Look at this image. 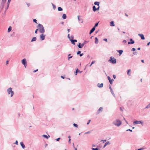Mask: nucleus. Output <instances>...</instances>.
Segmentation results:
<instances>
[{
  "mask_svg": "<svg viewBox=\"0 0 150 150\" xmlns=\"http://www.w3.org/2000/svg\"><path fill=\"white\" fill-rule=\"evenodd\" d=\"M112 123L116 126L119 127L122 124V122L120 120L117 119L112 122Z\"/></svg>",
  "mask_w": 150,
  "mask_h": 150,
  "instance_id": "f257e3e1",
  "label": "nucleus"
},
{
  "mask_svg": "<svg viewBox=\"0 0 150 150\" xmlns=\"http://www.w3.org/2000/svg\"><path fill=\"white\" fill-rule=\"evenodd\" d=\"M37 27L38 28V29L40 33H45V30L42 24L39 23Z\"/></svg>",
  "mask_w": 150,
  "mask_h": 150,
  "instance_id": "f03ea898",
  "label": "nucleus"
},
{
  "mask_svg": "<svg viewBox=\"0 0 150 150\" xmlns=\"http://www.w3.org/2000/svg\"><path fill=\"white\" fill-rule=\"evenodd\" d=\"M7 91L8 95L10 94V96L11 97H12L14 94V92L12 91V89L11 87L8 88L7 90Z\"/></svg>",
  "mask_w": 150,
  "mask_h": 150,
  "instance_id": "7ed1b4c3",
  "label": "nucleus"
},
{
  "mask_svg": "<svg viewBox=\"0 0 150 150\" xmlns=\"http://www.w3.org/2000/svg\"><path fill=\"white\" fill-rule=\"evenodd\" d=\"M109 62H110L114 64H115L116 62V59L114 57H111L110 59L108 60Z\"/></svg>",
  "mask_w": 150,
  "mask_h": 150,
  "instance_id": "20e7f679",
  "label": "nucleus"
},
{
  "mask_svg": "<svg viewBox=\"0 0 150 150\" xmlns=\"http://www.w3.org/2000/svg\"><path fill=\"white\" fill-rule=\"evenodd\" d=\"M88 42L87 41H85L82 44H81L80 43H79L77 45L78 47L80 48H81L83 46L86 44Z\"/></svg>",
  "mask_w": 150,
  "mask_h": 150,
  "instance_id": "39448f33",
  "label": "nucleus"
},
{
  "mask_svg": "<svg viewBox=\"0 0 150 150\" xmlns=\"http://www.w3.org/2000/svg\"><path fill=\"white\" fill-rule=\"evenodd\" d=\"M133 123L134 125H137V124H142L143 123V122H142V121H141L136 120V121H134Z\"/></svg>",
  "mask_w": 150,
  "mask_h": 150,
  "instance_id": "423d86ee",
  "label": "nucleus"
},
{
  "mask_svg": "<svg viewBox=\"0 0 150 150\" xmlns=\"http://www.w3.org/2000/svg\"><path fill=\"white\" fill-rule=\"evenodd\" d=\"M5 1H4V0H2L1 5L0 7V8L1 10H2L4 8V4L5 3Z\"/></svg>",
  "mask_w": 150,
  "mask_h": 150,
  "instance_id": "0eeeda50",
  "label": "nucleus"
},
{
  "mask_svg": "<svg viewBox=\"0 0 150 150\" xmlns=\"http://www.w3.org/2000/svg\"><path fill=\"white\" fill-rule=\"evenodd\" d=\"M45 35H44L43 33H42L40 35V39L42 40H43L45 39Z\"/></svg>",
  "mask_w": 150,
  "mask_h": 150,
  "instance_id": "6e6552de",
  "label": "nucleus"
},
{
  "mask_svg": "<svg viewBox=\"0 0 150 150\" xmlns=\"http://www.w3.org/2000/svg\"><path fill=\"white\" fill-rule=\"evenodd\" d=\"M108 79L109 80L110 84L112 85V82L114 81V79H111L109 76H108Z\"/></svg>",
  "mask_w": 150,
  "mask_h": 150,
  "instance_id": "1a4fd4ad",
  "label": "nucleus"
},
{
  "mask_svg": "<svg viewBox=\"0 0 150 150\" xmlns=\"http://www.w3.org/2000/svg\"><path fill=\"white\" fill-rule=\"evenodd\" d=\"M103 108L102 107H100L99 109L98 110L97 112V114H98L100 112H101L103 111Z\"/></svg>",
  "mask_w": 150,
  "mask_h": 150,
  "instance_id": "9d476101",
  "label": "nucleus"
},
{
  "mask_svg": "<svg viewBox=\"0 0 150 150\" xmlns=\"http://www.w3.org/2000/svg\"><path fill=\"white\" fill-rule=\"evenodd\" d=\"M22 63L23 65H25L27 64L26 59L24 58L21 60Z\"/></svg>",
  "mask_w": 150,
  "mask_h": 150,
  "instance_id": "9b49d317",
  "label": "nucleus"
},
{
  "mask_svg": "<svg viewBox=\"0 0 150 150\" xmlns=\"http://www.w3.org/2000/svg\"><path fill=\"white\" fill-rule=\"evenodd\" d=\"M138 35L140 37L142 40H144L145 39V37L143 34H139Z\"/></svg>",
  "mask_w": 150,
  "mask_h": 150,
  "instance_id": "f8f14e48",
  "label": "nucleus"
},
{
  "mask_svg": "<svg viewBox=\"0 0 150 150\" xmlns=\"http://www.w3.org/2000/svg\"><path fill=\"white\" fill-rule=\"evenodd\" d=\"M129 41L130 42H128V44H133L134 43V41L132 39H130Z\"/></svg>",
  "mask_w": 150,
  "mask_h": 150,
  "instance_id": "ddd939ff",
  "label": "nucleus"
},
{
  "mask_svg": "<svg viewBox=\"0 0 150 150\" xmlns=\"http://www.w3.org/2000/svg\"><path fill=\"white\" fill-rule=\"evenodd\" d=\"M95 28L94 27H93L90 30V32H89V34H91L92 33H93L95 30Z\"/></svg>",
  "mask_w": 150,
  "mask_h": 150,
  "instance_id": "4468645a",
  "label": "nucleus"
},
{
  "mask_svg": "<svg viewBox=\"0 0 150 150\" xmlns=\"http://www.w3.org/2000/svg\"><path fill=\"white\" fill-rule=\"evenodd\" d=\"M82 72V71H79L78 69H76V72H75V75H77V73H81Z\"/></svg>",
  "mask_w": 150,
  "mask_h": 150,
  "instance_id": "2eb2a0df",
  "label": "nucleus"
},
{
  "mask_svg": "<svg viewBox=\"0 0 150 150\" xmlns=\"http://www.w3.org/2000/svg\"><path fill=\"white\" fill-rule=\"evenodd\" d=\"M20 144L22 147V148L23 149H24L25 147V146L23 142H21L20 143Z\"/></svg>",
  "mask_w": 150,
  "mask_h": 150,
  "instance_id": "dca6fc26",
  "label": "nucleus"
},
{
  "mask_svg": "<svg viewBox=\"0 0 150 150\" xmlns=\"http://www.w3.org/2000/svg\"><path fill=\"white\" fill-rule=\"evenodd\" d=\"M97 86L99 88H102L103 86V84L102 83L101 84L98 83L97 84Z\"/></svg>",
  "mask_w": 150,
  "mask_h": 150,
  "instance_id": "f3484780",
  "label": "nucleus"
},
{
  "mask_svg": "<svg viewBox=\"0 0 150 150\" xmlns=\"http://www.w3.org/2000/svg\"><path fill=\"white\" fill-rule=\"evenodd\" d=\"M110 25L111 26H114L115 25L114 23V22L113 21H112L110 22Z\"/></svg>",
  "mask_w": 150,
  "mask_h": 150,
  "instance_id": "a211bd4d",
  "label": "nucleus"
},
{
  "mask_svg": "<svg viewBox=\"0 0 150 150\" xmlns=\"http://www.w3.org/2000/svg\"><path fill=\"white\" fill-rule=\"evenodd\" d=\"M78 19L79 21H81V23H83V20L82 18H79V16H78Z\"/></svg>",
  "mask_w": 150,
  "mask_h": 150,
  "instance_id": "6ab92c4d",
  "label": "nucleus"
},
{
  "mask_svg": "<svg viewBox=\"0 0 150 150\" xmlns=\"http://www.w3.org/2000/svg\"><path fill=\"white\" fill-rule=\"evenodd\" d=\"M117 51L119 52L120 55H121L123 52V51L122 50H117Z\"/></svg>",
  "mask_w": 150,
  "mask_h": 150,
  "instance_id": "aec40b11",
  "label": "nucleus"
},
{
  "mask_svg": "<svg viewBox=\"0 0 150 150\" xmlns=\"http://www.w3.org/2000/svg\"><path fill=\"white\" fill-rule=\"evenodd\" d=\"M110 143L108 141L103 146V148H105L107 145L110 144Z\"/></svg>",
  "mask_w": 150,
  "mask_h": 150,
  "instance_id": "412c9836",
  "label": "nucleus"
},
{
  "mask_svg": "<svg viewBox=\"0 0 150 150\" xmlns=\"http://www.w3.org/2000/svg\"><path fill=\"white\" fill-rule=\"evenodd\" d=\"M95 43L96 44H97L98 43V39L97 37L95 38Z\"/></svg>",
  "mask_w": 150,
  "mask_h": 150,
  "instance_id": "4be33fe9",
  "label": "nucleus"
},
{
  "mask_svg": "<svg viewBox=\"0 0 150 150\" xmlns=\"http://www.w3.org/2000/svg\"><path fill=\"white\" fill-rule=\"evenodd\" d=\"M93 10L94 12L96 11L97 10V8H96L95 6H93Z\"/></svg>",
  "mask_w": 150,
  "mask_h": 150,
  "instance_id": "5701e85b",
  "label": "nucleus"
},
{
  "mask_svg": "<svg viewBox=\"0 0 150 150\" xmlns=\"http://www.w3.org/2000/svg\"><path fill=\"white\" fill-rule=\"evenodd\" d=\"M36 37H34L31 40V42H33L36 41Z\"/></svg>",
  "mask_w": 150,
  "mask_h": 150,
  "instance_id": "b1692460",
  "label": "nucleus"
},
{
  "mask_svg": "<svg viewBox=\"0 0 150 150\" xmlns=\"http://www.w3.org/2000/svg\"><path fill=\"white\" fill-rule=\"evenodd\" d=\"M62 17L63 19H66L67 18V16L66 14H63L62 15Z\"/></svg>",
  "mask_w": 150,
  "mask_h": 150,
  "instance_id": "393cba45",
  "label": "nucleus"
},
{
  "mask_svg": "<svg viewBox=\"0 0 150 150\" xmlns=\"http://www.w3.org/2000/svg\"><path fill=\"white\" fill-rule=\"evenodd\" d=\"M110 92L114 97H115V96L112 89H111Z\"/></svg>",
  "mask_w": 150,
  "mask_h": 150,
  "instance_id": "a878e982",
  "label": "nucleus"
},
{
  "mask_svg": "<svg viewBox=\"0 0 150 150\" xmlns=\"http://www.w3.org/2000/svg\"><path fill=\"white\" fill-rule=\"evenodd\" d=\"M94 4L95 5H97L99 6L100 4V2L98 1H96L94 2Z\"/></svg>",
  "mask_w": 150,
  "mask_h": 150,
  "instance_id": "bb28decb",
  "label": "nucleus"
},
{
  "mask_svg": "<svg viewBox=\"0 0 150 150\" xmlns=\"http://www.w3.org/2000/svg\"><path fill=\"white\" fill-rule=\"evenodd\" d=\"M42 137L46 139H48L49 137H50V136L49 135H48V136H47L46 135L44 134L42 135Z\"/></svg>",
  "mask_w": 150,
  "mask_h": 150,
  "instance_id": "cd10ccee",
  "label": "nucleus"
},
{
  "mask_svg": "<svg viewBox=\"0 0 150 150\" xmlns=\"http://www.w3.org/2000/svg\"><path fill=\"white\" fill-rule=\"evenodd\" d=\"M12 30V28L10 26L8 28V33H9L11 30Z\"/></svg>",
  "mask_w": 150,
  "mask_h": 150,
  "instance_id": "c85d7f7f",
  "label": "nucleus"
},
{
  "mask_svg": "<svg viewBox=\"0 0 150 150\" xmlns=\"http://www.w3.org/2000/svg\"><path fill=\"white\" fill-rule=\"evenodd\" d=\"M70 40L71 41V43L73 45H75V43L74 41V40L72 39H70Z\"/></svg>",
  "mask_w": 150,
  "mask_h": 150,
  "instance_id": "c756f323",
  "label": "nucleus"
},
{
  "mask_svg": "<svg viewBox=\"0 0 150 150\" xmlns=\"http://www.w3.org/2000/svg\"><path fill=\"white\" fill-rule=\"evenodd\" d=\"M62 8L60 7H58V10L59 11H62Z\"/></svg>",
  "mask_w": 150,
  "mask_h": 150,
  "instance_id": "7c9ffc66",
  "label": "nucleus"
},
{
  "mask_svg": "<svg viewBox=\"0 0 150 150\" xmlns=\"http://www.w3.org/2000/svg\"><path fill=\"white\" fill-rule=\"evenodd\" d=\"M150 108V103H149L148 105H147L145 107V108Z\"/></svg>",
  "mask_w": 150,
  "mask_h": 150,
  "instance_id": "2f4dec72",
  "label": "nucleus"
},
{
  "mask_svg": "<svg viewBox=\"0 0 150 150\" xmlns=\"http://www.w3.org/2000/svg\"><path fill=\"white\" fill-rule=\"evenodd\" d=\"M52 4L53 6V8L54 9H55L56 8V6L55 5L53 4L52 3Z\"/></svg>",
  "mask_w": 150,
  "mask_h": 150,
  "instance_id": "473e14b6",
  "label": "nucleus"
},
{
  "mask_svg": "<svg viewBox=\"0 0 150 150\" xmlns=\"http://www.w3.org/2000/svg\"><path fill=\"white\" fill-rule=\"evenodd\" d=\"M99 22H98V23H96L95 24V25L93 27H94L95 28H96V27L98 26Z\"/></svg>",
  "mask_w": 150,
  "mask_h": 150,
  "instance_id": "72a5a7b5",
  "label": "nucleus"
},
{
  "mask_svg": "<svg viewBox=\"0 0 150 150\" xmlns=\"http://www.w3.org/2000/svg\"><path fill=\"white\" fill-rule=\"evenodd\" d=\"M70 55H71V54H69L68 55L69 57H68V59L69 60V59L72 58V56H70Z\"/></svg>",
  "mask_w": 150,
  "mask_h": 150,
  "instance_id": "f704fd0d",
  "label": "nucleus"
},
{
  "mask_svg": "<svg viewBox=\"0 0 150 150\" xmlns=\"http://www.w3.org/2000/svg\"><path fill=\"white\" fill-rule=\"evenodd\" d=\"M131 71V70L130 69H129L127 71V74L129 75V76H130V74H129V72Z\"/></svg>",
  "mask_w": 150,
  "mask_h": 150,
  "instance_id": "c9c22d12",
  "label": "nucleus"
},
{
  "mask_svg": "<svg viewBox=\"0 0 150 150\" xmlns=\"http://www.w3.org/2000/svg\"><path fill=\"white\" fill-rule=\"evenodd\" d=\"M11 0H8V1L7 2V5H8V6H9L10 3L11 1Z\"/></svg>",
  "mask_w": 150,
  "mask_h": 150,
  "instance_id": "e433bc0d",
  "label": "nucleus"
},
{
  "mask_svg": "<svg viewBox=\"0 0 150 150\" xmlns=\"http://www.w3.org/2000/svg\"><path fill=\"white\" fill-rule=\"evenodd\" d=\"M92 150H98V147H96V148H92Z\"/></svg>",
  "mask_w": 150,
  "mask_h": 150,
  "instance_id": "4c0bfd02",
  "label": "nucleus"
},
{
  "mask_svg": "<svg viewBox=\"0 0 150 150\" xmlns=\"http://www.w3.org/2000/svg\"><path fill=\"white\" fill-rule=\"evenodd\" d=\"M95 62V61H93L92 62H91V64L90 65V67H91V65H92V64H94Z\"/></svg>",
  "mask_w": 150,
  "mask_h": 150,
  "instance_id": "58836bf2",
  "label": "nucleus"
},
{
  "mask_svg": "<svg viewBox=\"0 0 150 150\" xmlns=\"http://www.w3.org/2000/svg\"><path fill=\"white\" fill-rule=\"evenodd\" d=\"M73 125H74V127H78V125L77 124H75V123H74L73 124Z\"/></svg>",
  "mask_w": 150,
  "mask_h": 150,
  "instance_id": "ea45409f",
  "label": "nucleus"
},
{
  "mask_svg": "<svg viewBox=\"0 0 150 150\" xmlns=\"http://www.w3.org/2000/svg\"><path fill=\"white\" fill-rule=\"evenodd\" d=\"M33 21L35 22V23H37V20L35 19H33Z\"/></svg>",
  "mask_w": 150,
  "mask_h": 150,
  "instance_id": "a19ab883",
  "label": "nucleus"
},
{
  "mask_svg": "<svg viewBox=\"0 0 150 150\" xmlns=\"http://www.w3.org/2000/svg\"><path fill=\"white\" fill-rule=\"evenodd\" d=\"M81 52V51H78L77 52V54H80Z\"/></svg>",
  "mask_w": 150,
  "mask_h": 150,
  "instance_id": "79ce46f5",
  "label": "nucleus"
},
{
  "mask_svg": "<svg viewBox=\"0 0 150 150\" xmlns=\"http://www.w3.org/2000/svg\"><path fill=\"white\" fill-rule=\"evenodd\" d=\"M91 120H88V122L87 123V124L88 125H89V124L90 123V122H91Z\"/></svg>",
  "mask_w": 150,
  "mask_h": 150,
  "instance_id": "37998d69",
  "label": "nucleus"
},
{
  "mask_svg": "<svg viewBox=\"0 0 150 150\" xmlns=\"http://www.w3.org/2000/svg\"><path fill=\"white\" fill-rule=\"evenodd\" d=\"M91 132V131H89L87 132H86L85 133V134H87L90 133Z\"/></svg>",
  "mask_w": 150,
  "mask_h": 150,
  "instance_id": "c03bdc74",
  "label": "nucleus"
},
{
  "mask_svg": "<svg viewBox=\"0 0 150 150\" xmlns=\"http://www.w3.org/2000/svg\"><path fill=\"white\" fill-rule=\"evenodd\" d=\"M38 30H38V29H36L35 30V34H37V31H38Z\"/></svg>",
  "mask_w": 150,
  "mask_h": 150,
  "instance_id": "a18cd8bd",
  "label": "nucleus"
},
{
  "mask_svg": "<svg viewBox=\"0 0 150 150\" xmlns=\"http://www.w3.org/2000/svg\"><path fill=\"white\" fill-rule=\"evenodd\" d=\"M14 144L18 145V142L17 140H16L15 142L14 143Z\"/></svg>",
  "mask_w": 150,
  "mask_h": 150,
  "instance_id": "49530a36",
  "label": "nucleus"
},
{
  "mask_svg": "<svg viewBox=\"0 0 150 150\" xmlns=\"http://www.w3.org/2000/svg\"><path fill=\"white\" fill-rule=\"evenodd\" d=\"M123 43H125L127 42V41L126 40H124L122 41Z\"/></svg>",
  "mask_w": 150,
  "mask_h": 150,
  "instance_id": "de8ad7c7",
  "label": "nucleus"
},
{
  "mask_svg": "<svg viewBox=\"0 0 150 150\" xmlns=\"http://www.w3.org/2000/svg\"><path fill=\"white\" fill-rule=\"evenodd\" d=\"M135 50V49L134 48H133L132 49V51H134Z\"/></svg>",
  "mask_w": 150,
  "mask_h": 150,
  "instance_id": "09e8293b",
  "label": "nucleus"
},
{
  "mask_svg": "<svg viewBox=\"0 0 150 150\" xmlns=\"http://www.w3.org/2000/svg\"><path fill=\"white\" fill-rule=\"evenodd\" d=\"M106 141V140H101V141L103 143L105 142Z\"/></svg>",
  "mask_w": 150,
  "mask_h": 150,
  "instance_id": "8fccbe9b",
  "label": "nucleus"
},
{
  "mask_svg": "<svg viewBox=\"0 0 150 150\" xmlns=\"http://www.w3.org/2000/svg\"><path fill=\"white\" fill-rule=\"evenodd\" d=\"M60 138H58L56 140L57 141H59V140L60 139Z\"/></svg>",
  "mask_w": 150,
  "mask_h": 150,
  "instance_id": "3c124183",
  "label": "nucleus"
},
{
  "mask_svg": "<svg viewBox=\"0 0 150 150\" xmlns=\"http://www.w3.org/2000/svg\"><path fill=\"white\" fill-rule=\"evenodd\" d=\"M113 77L114 79H115L116 78V76L114 74L113 75Z\"/></svg>",
  "mask_w": 150,
  "mask_h": 150,
  "instance_id": "603ef678",
  "label": "nucleus"
},
{
  "mask_svg": "<svg viewBox=\"0 0 150 150\" xmlns=\"http://www.w3.org/2000/svg\"><path fill=\"white\" fill-rule=\"evenodd\" d=\"M130 131L131 132H132V130L131 129H127L126 130V131Z\"/></svg>",
  "mask_w": 150,
  "mask_h": 150,
  "instance_id": "864d4df0",
  "label": "nucleus"
},
{
  "mask_svg": "<svg viewBox=\"0 0 150 150\" xmlns=\"http://www.w3.org/2000/svg\"><path fill=\"white\" fill-rule=\"evenodd\" d=\"M68 38L69 39V40L71 39L70 38V37L69 36V34H68Z\"/></svg>",
  "mask_w": 150,
  "mask_h": 150,
  "instance_id": "5fc2aeb1",
  "label": "nucleus"
},
{
  "mask_svg": "<svg viewBox=\"0 0 150 150\" xmlns=\"http://www.w3.org/2000/svg\"><path fill=\"white\" fill-rule=\"evenodd\" d=\"M70 37V38L71 39H73L74 38V37L73 35H71V36Z\"/></svg>",
  "mask_w": 150,
  "mask_h": 150,
  "instance_id": "6e6d98bb",
  "label": "nucleus"
},
{
  "mask_svg": "<svg viewBox=\"0 0 150 150\" xmlns=\"http://www.w3.org/2000/svg\"><path fill=\"white\" fill-rule=\"evenodd\" d=\"M83 55V53H81V54H79V56L80 57H81Z\"/></svg>",
  "mask_w": 150,
  "mask_h": 150,
  "instance_id": "4d7b16f0",
  "label": "nucleus"
},
{
  "mask_svg": "<svg viewBox=\"0 0 150 150\" xmlns=\"http://www.w3.org/2000/svg\"><path fill=\"white\" fill-rule=\"evenodd\" d=\"M103 40H104V41H105L106 42H107V41H108L107 39H106V38H105V39H104Z\"/></svg>",
  "mask_w": 150,
  "mask_h": 150,
  "instance_id": "13d9d810",
  "label": "nucleus"
},
{
  "mask_svg": "<svg viewBox=\"0 0 150 150\" xmlns=\"http://www.w3.org/2000/svg\"><path fill=\"white\" fill-rule=\"evenodd\" d=\"M71 139H69V141H68V142H69V144H70V143H71Z\"/></svg>",
  "mask_w": 150,
  "mask_h": 150,
  "instance_id": "bf43d9fd",
  "label": "nucleus"
},
{
  "mask_svg": "<svg viewBox=\"0 0 150 150\" xmlns=\"http://www.w3.org/2000/svg\"><path fill=\"white\" fill-rule=\"evenodd\" d=\"M109 88L110 89V91H111V89H112L111 87V86L110 85H109Z\"/></svg>",
  "mask_w": 150,
  "mask_h": 150,
  "instance_id": "052dcab7",
  "label": "nucleus"
},
{
  "mask_svg": "<svg viewBox=\"0 0 150 150\" xmlns=\"http://www.w3.org/2000/svg\"><path fill=\"white\" fill-rule=\"evenodd\" d=\"M8 61L7 60L6 61V65L8 64Z\"/></svg>",
  "mask_w": 150,
  "mask_h": 150,
  "instance_id": "680f3d73",
  "label": "nucleus"
},
{
  "mask_svg": "<svg viewBox=\"0 0 150 150\" xmlns=\"http://www.w3.org/2000/svg\"><path fill=\"white\" fill-rule=\"evenodd\" d=\"M100 6H98L97 8V10H98L99 9Z\"/></svg>",
  "mask_w": 150,
  "mask_h": 150,
  "instance_id": "e2e57ef3",
  "label": "nucleus"
},
{
  "mask_svg": "<svg viewBox=\"0 0 150 150\" xmlns=\"http://www.w3.org/2000/svg\"><path fill=\"white\" fill-rule=\"evenodd\" d=\"M38 71V69H36V70H35L33 71V72H36L37 71Z\"/></svg>",
  "mask_w": 150,
  "mask_h": 150,
  "instance_id": "0e129e2a",
  "label": "nucleus"
},
{
  "mask_svg": "<svg viewBox=\"0 0 150 150\" xmlns=\"http://www.w3.org/2000/svg\"><path fill=\"white\" fill-rule=\"evenodd\" d=\"M27 4L28 6V7H29L30 6V4L29 3Z\"/></svg>",
  "mask_w": 150,
  "mask_h": 150,
  "instance_id": "69168bd1",
  "label": "nucleus"
},
{
  "mask_svg": "<svg viewBox=\"0 0 150 150\" xmlns=\"http://www.w3.org/2000/svg\"><path fill=\"white\" fill-rule=\"evenodd\" d=\"M70 30H70V29H68V30H67L68 32H69L70 31Z\"/></svg>",
  "mask_w": 150,
  "mask_h": 150,
  "instance_id": "338daca9",
  "label": "nucleus"
},
{
  "mask_svg": "<svg viewBox=\"0 0 150 150\" xmlns=\"http://www.w3.org/2000/svg\"><path fill=\"white\" fill-rule=\"evenodd\" d=\"M150 42H148L147 44V46H149V45H150Z\"/></svg>",
  "mask_w": 150,
  "mask_h": 150,
  "instance_id": "774afa93",
  "label": "nucleus"
}]
</instances>
